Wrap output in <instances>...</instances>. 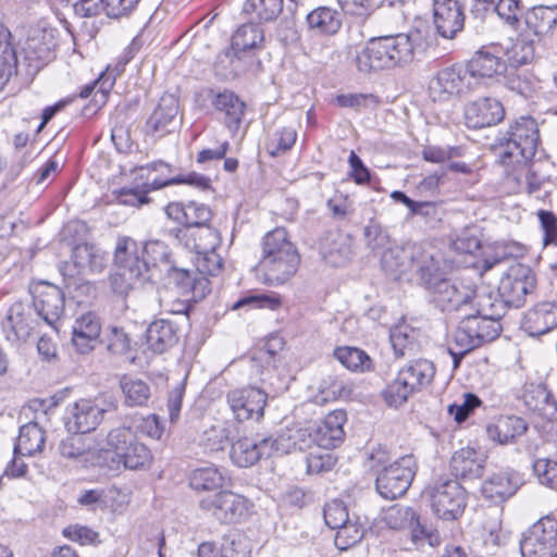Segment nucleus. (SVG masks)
I'll list each match as a JSON object with an SVG mask.
<instances>
[{
    "label": "nucleus",
    "mask_w": 557,
    "mask_h": 557,
    "mask_svg": "<svg viewBox=\"0 0 557 557\" xmlns=\"http://www.w3.org/2000/svg\"><path fill=\"white\" fill-rule=\"evenodd\" d=\"M389 339L397 357H404L416 347V333L408 325H397L391 330Z\"/></svg>",
    "instance_id": "54"
},
{
    "label": "nucleus",
    "mask_w": 557,
    "mask_h": 557,
    "mask_svg": "<svg viewBox=\"0 0 557 557\" xmlns=\"http://www.w3.org/2000/svg\"><path fill=\"white\" fill-rule=\"evenodd\" d=\"M528 423L517 416H499L486 426L487 436L498 444L515 443L528 431Z\"/></svg>",
    "instance_id": "33"
},
{
    "label": "nucleus",
    "mask_w": 557,
    "mask_h": 557,
    "mask_svg": "<svg viewBox=\"0 0 557 557\" xmlns=\"http://www.w3.org/2000/svg\"><path fill=\"white\" fill-rule=\"evenodd\" d=\"M417 283L428 292L444 277L440 258L431 250L419 246L416 250L412 269Z\"/></svg>",
    "instance_id": "28"
},
{
    "label": "nucleus",
    "mask_w": 557,
    "mask_h": 557,
    "mask_svg": "<svg viewBox=\"0 0 557 557\" xmlns=\"http://www.w3.org/2000/svg\"><path fill=\"white\" fill-rule=\"evenodd\" d=\"M525 406L533 411L553 420L557 418V403L552 394L542 385H537L523 395Z\"/></svg>",
    "instance_id": "43"
},
{
    "label": "nucleus",
    "mask_w": 557,
    "mask_h": 557,
    "mask_svg": "<svg viewBox=\"0 0 557 557\" xmlns=\"http://www.w3.org/2000/svg\"><path fill=\"white\" fill-rule=\"evenodd\" d=\"M37 324L34 309L27 304L16 301L9 308L2 327L5 338L12 344H18L29 338Z\"/></svg>",
    "instance_id": "16"
},
{
    "label": "nucleus",
    "mask_w": 557,
    "mask_h": 557,
    "mask_svg": "<svg viewBox=\"0 0 557 557\" xmlns=\"http://www.w3.org/2000/svg\"><path fill=\"white\" fill-rule=\"evenodd\" d=\"M264 46V29L257 23L240 25L232 36L231 50L219 57V63L228 62L233 65L238 62L239 52L260 50Z\"/></svg>",
    "instance_id": "21"
},
{
    "label": "nucleus",
    "mask_w": 557,
    "mask_h": 557,
    "mask_svg": "<svg viewBox=\"0 0 557 557\" xmlns=\"http://www.w3.org/2000/svg\"><path fill=\"white\" fill-rule=\"evenodd\" d=\"M383 520L389 529L411 530L412 540L417 541L422 535L429 534L428 528L421 523L419 516L409 506L395 504L388 507L383 515Z\"/></svg>",
    "instance_id": "31"
},
{
    "label": "nucleus",
    "mask_w": 557,
    "mask_h": 557,
    "mask_svg": "<svg viewBox=\"0 0 557 557\" xmlns=\"http://www.w3.org/2000/svg\"><path fill=\"white\" fill-rule=\"evenodd\" d=\"M180 339L178 325L169 319H158L149 324L146 330V341L149 349L156 354L174 347Z\"/></svg>",
    "instance_id": "30"
},
{
    "label": "nucleus",
    "mask_w": 557,
    "mask_h": 557,
    "mask_svg": "<svg viewBox=\"0 0 557 557\" xmlns=\"http://www.w3.org/2000/svg\"><path fill=\"white\" fill-rule=\"evenodd\" d=\"M413 60V45L409 36L397 34L369 39L355 57L357 70L363 74L404 66Z\"/></svg>",
    "instance_id": "1"
},
{
    "label": "nucleus",
    "mask_w": 557,
    "mask_h": 557,
    "mask_svg": "<svg viewBox=\"0 0 557 557\" xmlns=\"http://www.w3.org/2000/svg\"><path fill=\"white\" fill-rule=\"evenodd\" d=\"M113 261L114 272L110 275V284L119 295H126L137 283L149 278V263L139 257V246L132 237L117 238Z\"/></svg>",
    "instance_id": "2"
},
{
    "label": "nucleus",
    "mask_w": 557,
    "mask_h": 557,
    "mask_svg": "<svg viewBox=\"0 0 557 557\" xmlns=\"http://www.w3.org/2000/svg\"><path fill=\"white\" fill-rule=\"evenodd\" d=\"M557 545V520L550 516L541 518L520 541L522 557H552Z\"/></svg>",
    "instance_id": "11"
},
{
    "label": "nucleus",
    "mask_w": 557,
    "mask_h": 557,
    "mask_svg": "<svg viewBox=\"0 0 557 557\" xmlns=\"http://www.w3.org/2000/svg\"><path fill=\"white\" fill-rule=\"evenodd\" d=\"M423 494L430 499L434 513L443 520H456L467 505L466 490L456 480L441 479L429 485Z\"/></svg>",
    "instance_id": "7"
},
{
    "label": "nucleus",
    "mask_w": 557,
    "mask_h": 557,
    "mask_svg": "<svg viewBox=\"0 0 557 557\" xmlns=\"http://www.w3.org/2000/svg\"><path fill=\"white\" fill-rule=\"evenodd\" d=\"M141 252L147 256L145 260L148 261L149 265H163L164 269H168L174 262L169 246L158 239L147 240L141 247Z\"/></svg>",
    "instance_id": "52"
},
{
    "label": "nucleus",
    "mask_w": 557,
    "mask_h": 557,
    "mask_svg": "<svg viewBox=\"0 0 557 557\" xmlns=\"http://www.w3.org/2000/svg\"><path fill=\"white\" fill-rule=\"evenodd\" d=\"M178 111V99L172 94H164L146 123L147 132L152 135L170 133L181 121Z\"/></svg>",
    "instance_id": "27"
},
{
    "label": "nucleus",
    "mask_w": 557,
    "mask_h": 557,
    "mask_svg": "<svg viewBox=\"0 0 557 557\" xmlns=\"http://www.w3.org/2000/svg\"><path fill=\"white\" fill-rule=\"evenodd\" d=\"M334 357L351 371H369L372 369V360L369 355L356 347H338L334 350Z\"/></svg>",
    "instance_id": "47"
},
{
    "label": "nucleus",
    "mask_w": 557,
    "mask_h": 557,
    "mask_svg": "<svg viewBox=\"0 0 557 557\" xmlns=\"http://www.w3.org/2000/svg\"><path fill=\"white\" fill-rule=\"evenodd\" d=\"M201 233L205 238L197 240L193 248L196 250L197 257L195 265L199 276L216 275L222 269V258L215 252L219 245V233L214 228H202Z\"/></svg>",
    "instance_id": "20"
},
{
    "label": "nucleus",
    "mask_w": 557,
    "mask_h": 557,
    "mask_svg": "<svg viewBox=\"0 0 557 557\" xmlns=\"http://www.w3.org/2000/svg\"><path fill=\"white\" fill-rule=\"evenodd\" d=\"M532 469L540 483L547 486L557 484V460L539 458L532 463Z\"/></svg>",
    "instance_id": "59"
},
{
    "label": "nucleus",
    "mask_w": 557,
    "mask_h": 557,
    "mask_svg": "<svg viewBox=\"0 0 557 557\" xmlns=\"http://www.w3.org/2000/svg\"><path fill=\"white\" fill-rule=\"evenodd\" d=\"M57 44L51 32L36 29L23 45L24 61L21 63L25 75L34 76L54 59Z\"/></svg>",
    "instance_id": "13"
},
{
    "label": "nucleus",
    "mask_w": 557,
    "mask_h": 557,
    "mask_svg": "<svg viewBox=\"0 0 557 557\" xmlns=\"http://www.w3.org/2000/svg\"><path fill=\"white\" fill-rule=\"evenodd\" d=\"M230 457L240 468L255 465L260 459L256 440L248 437L239 438L232 445Z\"/></svg>",
    "instance_id": "48"
},
{
    "label": "nucleus",
    "mask_w": 557,
    "mask_h": 557,
    "mask_svg": "<svg viewBox=\"0 0 557 557\" xmlns=\"http://www.w3.org/2000/svg\"><path fill=\"white\" fill-rule=\"evenodd\" d=\"M308 27L317 35L333 36L343 25V13L330 7H319L307 15Z\"/></svg>",
    "instance_id": "37"
},
{
    "label": "nucleus",
    "mask_w": 557,
    "mask_h": 557,
    "mask_svg": "<svg viewBox=\"0 0 557 557\" xmlns=\"http://www.w3.org/2000/svg\"><path fill=\"white\" fill-rule=\"evenodd\" d=\"M527 26L539 39L552 34L557 24V5L534 7L525 17Z\"/></svg>",
    "instance_id": "40"
},
{
    "label": "nucleus",
    "mask_w": 557,
    "mask_h": 557,
    "mask_svg": "<svg viewBox=\"0 0 557 557\" xmlns=\"http://www.w3.org/2000/svg\"><path fill=\"white\" fill-rule=\"evenodd\" d=\"M421 156L423 160L431 163H444L453 158L461 156V149L459 147H438V146H425Z\"/></svg>",
    "instance_id": "61"
},
{
    "label": "nucleus",
    "mask_w": 557,
    "mask_h": 557,
    "mask_svg": "<svg viewBox=\"0 0 557 557\" xmlns=\"http://www.w3.org/2000/svg\"><path fill=\"white\" fill-rule=\"evenodd\" d=\"M497 141L505 147L500 154V162L504 165H508L512 158L519 162L518 157L523 161H531L540 144L537 123L531 116H520L499 135Z\"/></svg>",
    "instance_id": "5"
},
{
    "label": "nucleus",
    "mask_w": 557,
    "mask_h": 557,
    "mask_svg": "<svg viewBox=\"0 0 557 557\" xmlns=\"http://www.w3.org/2000/svg\"><path fill=\"white\" fill-rule=\"evenodd\" d=\"M189 485L193 490L199 492H218L224 485V475L213 466L198 468L191 472Z\"/></svg>",
    "instance_id": "44"
},
{
    "label": "nucleus",
    "mask_w": 557,
    "mask_h": 557,
    "mask_svg": "<svg viewBox=\"0 0 557 557\" xmlns=\"http://www.w3.org/2000/svg\"><path fill=\"white\" fill-rule=\"evenodd\" d=\"M188 184L191 186H195L201 190H207L211 186V181L209 177L198 174L196 172H190L186 175H178L171 178H154L150 183L152 189H160L164 186L172 185V184Z\"/></svg>",
    "instance_id": "55"
},
{
    "label": "nucleus",
    "mask_w": 557,
    "mask_h": 557,
    "mask_svg": "<svg viewBox=\"0 0 557 557\" xmlns=\"http://www.w3.org/2000/svg\"><path fill=\"white\" fill-rule=\"evenodd\" d=\"M283 10V0H247L244 3V12H255L263 22L275 20Z\"/></svg>",
    "instance_id": "53"
},
{
    "label": "nucleus",
    "mask_w": 557,
    "mask_h": 557,
    "mask_svg": "<svg viewBox=\"0 0 557 557\" xmlns=\"http://www.w3.org/2000/svg\"><path fill=\"white\" fill-rule=\"evenodd\" d=\"M522 327L531 336H540L557 327V302H540L528 310Z\"/></svg>",
    "instance_id": "29"
},
{
    "label": "nucleus",
    "mask_w": 557,
    "mask_h": 557,
    "mask_svg": "<svg viewBox=\"0 0 557 557\" xmlns=\"http://www.w3.org/2000/svg\"><path fill=\"white\" fill-rule=\"evenodd\" d=\"M502 325L498 320L484 318L480 314L469 313L459 322L455 332V342L466 354L485 342L494 341L499 336Z\"/></svg>",
    "instance_id": "10"
},
{
    "label": "nucleus",
    "mask_w": 557,
    "mask_h": 557,
    "mask_svg": "<svg viewBox=\"0 0 557 557\" xmlns=\"http://www.w3.org/2000/svg\"><path fill=\"white\" fill-rule=\"evenodd\" d=\"M534 288L535 276L531 269L516 264L502 277L497 290L507 308H520L524 305L527 295Z\"/></svg>",
    "instance_id": "12"
},
{
    "label": "nucleus",
    "mask_w": 557,
    "mask_h": 557,
    "mask_svg": "<svg viewBox=\"0 0 557 557\" xmlns=\"http://www.w3.org/2000/svg\"><path fill=\"white\" fill-rule=\"evenodd\" d=\"M429 88L433 101L445 102L473 90L474 83L470 81L465 67L451 65L438 71Z\"/></svg>",
    "instance_id": "14"
},
{
    "label": "nucleus",
    "mask_w": 557,
    "mask_h": 557,
    "mask_svg": "<svg viewBox=\"0 0 557 557\" xmlns=\"http://www.w3.org/2000/svg\"><path fill=\"white\" fill-rule=\"evenodd\" d=\"M323 517L326 525L333 530L343 527L352 517L343 500L333 499L325 504Z\"/></svg>",
    "instance_id": "56"
},
{
    "label": "nucleus",
    "mask_w": 557,
    "mask_h": 557,
    "mask_svg": "<svg viewBox=\"0 0 557 557\" xmlns=\"http://www.w3.org/2000/svg\"><path fill=\"white\" fill-rule=\"evenodd\" d=\"M433 24L443 38H454L461 32L465 13L458 0H432Z\"/></svg>",
    "instance_id": "17"
},
{
    "label": "nucleus",
    "mask_w": 557,
    "mask_h": 557,
    "mask_svg": "<svg viewBox=\"0 0 557 557\" xmlns=\"http://www.w3.org/2000/svg\"><path fill=\"white\" fill-rule=\"evenodd\" d=\"M107 446L115 456L112 459L114 466L111 467L114 470L121 467L133 471L145 470L152 461L150 449L137 440L128 426L112 429L107 436Z\"/></svg>",
    "instance_id": "6"
},
{
    "label": "nucleus",
    "mask_w": 557,
    "mask_h": 557,
    "mask_svg": "<svg viewBox=\"0 0 557 557\" xmlns=\"http://www.w3.org/2000/svg\"><path fill=\"white\" fill-rule=\"evenodd\" d=\"M261 258L259 269L264 282L270 285H281L287 282L296 272L300 262L298 252Z\"/></svg>",
    "instance_id": "25"
},
{
    "label": "nucleus",
    "mask_w": 557,
    "mask_h": 557,
    "mask_svg": "<svg viewBox=\"0 0 557 557\" xmlns=\"http://www.w3.org/2000/svg\"><path fill=\"white\" fill-rule=\"evenodd\" d=\"M523 484L522 475L512 469H504L492 474L482 484L481 492L485 499L502 504L512 497Z\"/></svg>",
    "instance_id": "19"
},
{
    "label": "nucleus",
    "mask_w": 557,
    "mask_h": 557,
    "mask_svg": "<svg viewBox=\"0 0 557 557\" xmlns=\"http://www.w3.org/2000/svg\"><path fill=\"white\" fill-rule=\"evenodd\" d=\"M297 252L294 244L288 239L287 232L283 227H276L265 234L262 240V258Z\"/></svg>",
    "instance_id": "46"
},
{
    "label": "nucleus",
    "mask_w": 557,
    "mask_h": 557,
    "mask_svg": "<svg viewBox=\"0 0 557 557\" xmlns=\"http://www.w3.org/2000/svg\"><path fill=\"white\" fill-rule=\"evenodd\" d=\"M117 409V400L110 393H101L94 398H82L70 405L64 414V425L69 433L86 434L95 431L107 412Z\"/></svg>",
    "instance_id": "4"
},
{
    "label": "nucleus",
    "mask_w": 557,
    "mask_h": 557,
    "mask_svg": "<svg viewBox=\"0 0 557 557\" xmlns=\"http://www.w3.org/2000/svg\"><path fill=\"white\" fill-rule=\"evenodd\" d=\"M230 443V431L222 424H214L202 431L199 437V446L205 453H218L224 450Z\"/></svg>",
    "instance_id": "49"
},
{
    "label": "nucleus",
    "mask_w": 557,
    "mask_h": 557,
    "mask_svg": "<svg viewBox=\"0 0 557 557\" xmlns=\"http://www.w3.org/2000/svg\"><path fill=\"white\" fill-rule=\"evenodd\" d=\"M435 375L433 362L426 359H416L403 367L396 379L388 384L382 395L391 407L403 406L411 395L428 387Z\"/></svg>",
    "instance_id": "3"
},
{
    "label": "nucleus",
    "mask_w": 557,
    "mask_h": 557,
    "mask_svg": "<svg viewBox=\"0 0 557 557\" xmlns=\"http://www.w3.org/2000/svg\"><path fill=\"white\" fill-rule=\"evenodd\" d=\"M474 298L476 299L478 307L475 314L498 321L505 315L507 307L498 296V293L474 294Z\"/></svg>",
    "instance_id": "50"
},
{
    "label": "nucleus",
    "mask_w": 557,
    "mask_h": 557,
    "mask_svg": "<svg viewBox=\"0 0 557 557\" xmlns=\"http://www.w3.org/2000/svg\"><path fill=\"white\" fill-rule=\"evenodd\" d=\"M212 106L219 112L224 113V123L232 132H236L242 123L245 113V102L231 90H223L220 92H213L211 90Z\"/></svg>",
    "instance_id": "34"
},
{
    "label": "nucleus",
    "mask_w": 557,
    "mask_h": 557,
    "mask_svg": "<svg viewBox=\"0 0 557 557\" xmlns=\"http://www.w3.org/2000/svg\"><path fill=\"white\" fill-rule=\"evenodd\" d=\"M120 387L124 395V404L128 407L146 406L151 397L150 385L138 377L123 375Z\"/></svg>",
    "instance_id": "42"
},
{
    "label": "nucleus",
    "mask_w": 557,
    "mask_h": 557,
    "mask_svg": "<svg viewBox=\"0 0 557 557\" xmlns=\"http://www.w3.org/2000/svg\"><path fill=\"white\" fill-rule=\"evenodd\" d=\"M429 294L443 311H458L473 299L475 289L471 286H459L444 276Z\"/></svg>",
    "instance_id": "18"
},
{
    "label": "nucleus",
    "mask_w": 557,
    "mask_h": 557,
    "mask_svg": "<svg viewBox=\"0 0 557 557\" xmlns=\"http://www.w3.org/2000/svg\"><path fill=\"white\" fill-rule=\"evenodd\" d=\"M364 238L367 242V246L371 248L374 252L384 251L388 248L389 245V235L386 230H384L377 223H370L364 227L363 231Z\"/></svg>",
    "instance_id": "60"
},
{
    "label": "nucleus",
    "mask_w": 557,
    "mask_h": 557,
    "mask_svg": "<svg viewBox=\"0 0 557 557\" xmlns=\"http://www.w3.org/2000/svg\"><path fill=\"white\" fill-rule=\"evenodd\" d=\"M169 283L173 284L183 296H191L198 301L210 292V282L205 276H199L190 270L180 268L173 262L168 269H164Z\"/></svg>",
    "instance_id": "26"
},
{
    "label": "nucleus",
    "mask_w": 557,
    "mask_h": 557,
    "mask_svg": "<svg viewBox=\"0 0 557 557\" xmlns=\"http://www.w3.org/2000/svg\"><path fill=\"white\" fill-rule=\"evenodd\" d=\"M227 404L238 422L247 420L259 421L264 413L268 395L258 387L235 388L227 393Z\"/></svg>",
    "instance_id": "15"
},
{
    "label": "nucleus",
    "mask_w": 557,
    "mask_h": 557,
    "mask_svg": "<svg viewBox=\"0 0 557 557\" xmlns=\"http://www.w3.org/2000/svg\"><path fill=\"white\" fill-rule=\"evenodd\" d=\"M72 259L78 274L100 273L107 265L106 252L87 243L73 248Z\"/></svg>",
    "instance_id": "36"
},
{
    "label": "nucleus",
    "mask_w": 557,
    "mask_h": 557,
    "mask_svg": "<svg viewBox=\"0 0 557 557\" xmlns=\"http://www.w3.org/2000/svg\"><path fill=\"white\" fill-rule=\"evenodd\" d=\"M185 210H186V215H185V220H184L185 230L174 228L173 232H174L175 236L177 238L181 237V234L186 236V233L190 228H196V231L194 233H191L190 235L197 236L198 240L203 239L205 236L201 233V230L202 228H211L208 225V222L212 218L210 208L203 203H198L196 201H189L188 203H186Z\"/></svg>",
    "instance_id": "39"
},
{
    "label": "nucleus",
    "mask_w": 557,
    "mask_h": 557,
    "mask_svg": "<svg viewBox=\"0 0 557 557\" xmlns=\"http://www.w3.org/2000/svg\"><path fill=\"white\" fill-rule=\"evenodd\" d=\"M326 207L336 221H343L354 212L352 201L347 195L336 193L326 201Z\"/></svg>",
    "instance_id": "64"
},
{
    "label": "nucleus",
    "mask_w": 557,
    "mask_h": 557,
    "mask_svg": "<svg viewBox=\"0 0 557 557\" xmlns=\"http://www.w3.org/2000/svg\"><path fill=\"white\" fill-rule=\"evenodd\" d=\"M34 310L48 325L57 329L55 323L64 311V294L55 285L41 284L34 295Z\"/></svg>",
    "instance_id": "22"
},
{
    "label": "nucleus",
    "mask_w": 557,
    "mask_h": 557,
    "mask_svg": "<svg viewBox=\"0 0 557 557\" xmlns=\"http://www.w3.org/2000/svg\"><path fill=\"white\" fill-rule=\"evenodd\" d=\"M485 465L484 456L473 448L466 447L454 453L450 458L451 473L461 480L471 481L481 478Z\"/></svg>",
    "instance_id": "32"
},
{
    "label": "nucleus",
    "mask_w": 557,
    "mask_h": 557,
    "mask_svg": "<svg viewBox=\"0 0 557 557\" xmlns=\"http://www.w3.org/2000/svg\"><path fill=\"white\" fill-rule=\"evenodd\" d=\"M296 138L297 133L293 127H283L273 134V137L267 145V149L271 156H280L294 146Z\"/></svg>",
    "instance_id": "57"
},
{
    "label": "nucleus",
    "mask_w": 557,
    "mask_h": 557,
    "mask_svg": "<svg viewBox=\"0 0 557 557\" xmlns=\"http://www.w3.org/2000/svg\"><path fill=\"white\" fill-rule=\"evenodd\" d=\"M481 399L472 393L462 396L461 403H454L448 406V413L454 417L457 423L466 421L475 408L481 406Z\"/></svg>",
    "instance_id": "58"
},
{
    "label": "nucleus",
    "mask_w": 557,
    "mask_h": 557,
    "mask_svg": "<svg viewBox=\"0 0 557 557\" xmlns=\"http://www.w3.org/2000/svg\"><path fill=\"white\" fill-rule=\"evenodd\" d=\"M17 52L12 45H7L0 51V90H2L9 82L16 77L22 71Z\"/></svg>",
    "instance_id": "51"
},
{
    "label": "nucleus",
    "mask_w": 557,
    "mask_h": 557,
    "mask_svg": "<svg viewBox=\"0 0 557 557\" xmlns=\"http://www.w3.org/2000/svg\"><path fill=\"white\" fill-rule=\"evenodd\" d=\"M418 247L419 245L388 247L382 253L381 263L383 269L393 275H401L410 271Z\"/></svg>",
    "instance_id": "38"
},
{
    "label": "nucleus",
    "mask_w": 557,
    "mask_h": 557,
    "mask_svg": "<svg viewBox=\"0 0 557 557\" xmlns=\"http://www.w3.org/2000/svg\"><path fill=\"white\" fill-rule=\"evenodd\" d=\"M82 435L83 434H73L63 438L59 444L60 454L69 459H76L83 456L88 447Z\"/></svg>",
    "instance_id": "63"
},
{
    "label": "nucleus",
    "mask_w": 557,
    "mask_h": 557,
    "mask_svg": "<svg viewBox=\"0 0 557 557\" xmlns=\"http://www.w3.org/2000/svg\"><path fill=\"white\" fill-rule=\"evenodd\" d=\"M382 5H384V1L345 0L342 2V9L346 13L364 18L371 16Z\"/></svg>",
    "instance_id": "62"
},
{
    "label": "nucleus",
    "mask_w": 557,
    "mask_h": 557,
    "mask_svg": "<svg viewBox=\"0 0 557 557\" xmlns=\"http://www.w3.org/2000/svg\"><path fill=\"white\" fill-rule=\"evenodd\" d=\"M347 420L346 412L334 410L330 412L309 434L318 447L332 449L339 446L345 438L344 424Z\"/></svg>",
    "instance_id": "24"
},
{
    "label": "nucleus",
    "mask_w": 557,
    "mask_h": 557,
    "mask_svg": "<svg viewBox=\"0 0 557 557\" xmlns=\"http://www.w3.org/2000/svg\"><path fill=\"white\" fill-rule=\"evenodd\" d=\"M199 506L221 523H236L248 517L250 502L232 491L220 490L203 497Z\"/></svg>",
    "instance_id": "9"
},
{
    "label": "nucleus",
    "mask_w": 557,
    "mask_h": 557,
    "mask_svg": "<svg viewBox=\"0 0 557 557\" xmlns=\"http://www.w3.org/2000/svg\"><path fill=\"white\" fill-rule=\"evenodd\" d=\"M336 530L335 545L341 550H346L362 540L367 527L359 516L352 513L347 523H344L343 527H338Z\"/></svg>",
    "instance_id": "45"
},
{
    "label": "nucleus",
    "mask_w": 557,
    "mask_h": 557,
    "mask_svg": "<svg viewBox=\"0 0 557 557\" xmlns=\"http://www.w3.org/2000/svg\"><path fill=\"white\" fill-rule=\"evenodd\" d=\"M505 116L503 104L494 98H480L465 108V121L471 128H483L499 123Z\"/></svg>",
    "instance_id": "23"
},
{
    "label": "nucleus",
    "mask_w": 557,
    "mask_h": 557,
    "mask_svg": "<svg viewBox=\"0 0 557 557\" xmlns=\"http://www.w3.org/2000/svg\"><path fill=\"white\" fill-rule=\"evenodd\" d=\"M416 461L412 456H403L376 474L375 488L385 499H396L406 494L416 475Z\"/></svg>",
    "instance_id": "8"
},
{
    "label": "nucleus",
    "mask_w": 557,
    "mask_h": 557,
    "mask_svg": "<svg viewBox=\"0 0 557 557\" xmlns=\"http://www.w3.org/2000/svg\"><path fill=\"white\" fill-rule=\"evenodd\" d=\"M465 69L475 87L479 84V78L500 76L507 71V65L500 58L486 51H479Z\"/></svg>",
    "instance_id": "35"
},
{
    "label": "nucleus",
    "mask_w": 557,
    "mask_h": 557,
    "mask_svg": "<svg viewBox=\"0 0 557 557\" xmlns=\"http://www.w3.org/2000/svg\"><path fill=\"white\" fill-rule=\"evenodd\" d=\"M45 431L37 422H29L20 428L14 453L15 455H34L41 451L45 444Z\"/></svg>",
    "instance_id": "41"
}]
</instances>
